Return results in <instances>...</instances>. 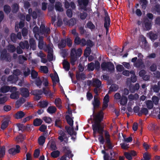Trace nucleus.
<instances>
[{"instance_id":"nucleus-33","label":"nucleus","mask_w":160,"mask_h":160,"mask_svg":"<svg viewBox=\"0 0 160 160\" xmlns=\"http://www.w3.org/2000/svg\"><path fill=\"white\" fill-rule=\"evenodd\" d=\"M118 89V86L116 84H112L109 88L108 93L111 92H115Z\"/></svg>"},{"instance_id":"nucleus-20","label":"nucleus","mask_w":160,"mask_h":160,"mask_svg":"<svg viewBox=\"0 0 160 160\" xmlns=\"http://www.w3.org/2000/svg\"><path fill=\"white\" fill-rule=\"evenodd\" d=\"M128 98L127 97L122 95L121 98L120 99V104L121 105L126 106L128 102Z\"/></svg>"},{"instance_id":"nucleus-3","label":"nucleus","mask_w":160,"mask_h":160,"mask_svg":"<svg viewBox=\"0 0 160 160\" xmlns=\"http://www.w3.org/2000/svg\"><path fill=\"white\" fill-rule=\"evenodd\" d=\"M0 59L2 60H5L10 62L11 60V57L9 53H8L6 49H4L1 52Z\"/></svg>"},{"instance_id":"nucleus-40","label":"nucleus","mask_w":160,"mask_h":160,"mask_svg":"<svg viewBox=\"0 0 160 160\" xmlns=\"http://www.w3.org/2000/svg\"><path fill=\"white\" fill-rule=\"evenodd\" d=\"M57 108L55 106H49L47 109V112L50 114H53L55 112Z\"/></svg>"},{"instance_id":"nucleus-7","label":"nucleus","mask_w":160,"mask_h":160,"mask_svg":"<svg viewBox=\"0 0 160 160\" xmlns=\"http://www.w3.org/2000/svg\"><path fill=\"white\" fill-rule=\"evenodd\" d=\"M31 94L34 96V100L35 101H38L41 98V95L42 94V90L41 89L34 90L31 92Z\"/></svg>"},{"instance_id":"nucleus-31","label":"nucleus","mask_w":160,"mask_h":160,"mask_svg":"<svg viewBox=\"0 0 160 160\" xmlns=\"http://www.w3.org/2000/svg\"><path fill=\"white\" fill-rule=\"evenodd\" d=\"M66 42L64 39H62L58 44V47L60 49H62L66 47Z\"/></svg>"},{"instance_id":"nucleus-57","label":"nucleus","mask_w":160,"mask_h":160,"mask_svg":"<svg viewBox=\"0 0 160 160\" xmlns=\"http://www.w3.org/2000/svg\"><path fill=\"white\" fill-rule=\"evenodd\" d=\"M65 40L67 46L69 47H71L72 44V41L71 39L70 38H68L65 39Z\"/></svg>"},{"instance_id":"nucleus-21","label":"nucleus","mask_w":160,"mask_h":160,"mask_svg":"<svg viewBox=\"0 0 160 160\" xmlns=\"http://www.w3.org/2000/svg\"><path fill=\"white\" fill-rule=\"evenodd\" d=\"M25 113L22 111H20L17 112L15 115V118L17 119H21L25 115Z\"/></svg>"},{"instance_id":"nucleus-62","label":"nucleus","mask_w":160,"mask_h":160,"mask_svg":"<svg viewBox=\"0 0 160 160\" xmlns=\"http://www.w3.org/2000/svg\"><path fill=\"white\" fill-rule=\"evenodd\" d=\"M42 91V94L43 93L49 96H51L52 95L51 92L49 91H48L45 88H43V90Z\"/></svg>"},{"instance_id":"nucleus-38","label":"nucleus","mask_w":160,"mask_h":160,"mask_svg":"<svg viewBox=\"0 0 160 160\" xmlns=\"http://www.w3.org/2000/svg\"><path fill=\"white\" fill-rule=\"evenodd\" d=\"M6 148L4 146L0 147V158H3L5 154Z\"/></svg>"},{"instance_id":"nucleus-32","label":"nucleus","mask_w":160,"mask_h":160,"mask_svg":"<svg viewBox=\"0 0 160 160\" xmlns=\"http://www.w3.org/2000/svg\"><path fill=\"white\" fill-rule=\"evenodd\" d=\"M65 129L68 134L70 135H72L74 133V129L73 126L71 128L68 126H66L65 127Z\"/></svg>"},{"instance_id":"nucleus-6","label":"nucleus","mask_w":160,"mask_h":160,"mask_svg":"<svg viewBox=\"0 0 160 160\" xmlns=\"http://www.w3.org/2000/svg\"><path fill=\"white\" fill-rule=\"evenodd\" d=\"M40 36H42L44 35L46 37H47L50 32V28L48 27H46L44 24H41L40 26Z\"/></svg>"},{"instance_id":"nucleus-54","label":"nucleus","mask_w":160,"mask_h":160,"mask_svg":"<svg viewBox=\"0 0 160 160\" xmlns=\"http://www.w3.org/2000/svg\"><path fill=\"white\" fill-rule=\"evenodd\" d=\"M39 104L40 107L42 108H46L47 107L48 104V103L47 101H40L39 102Z\"/></svg>"},{"instance_id":"nucleus-27","label":"nucleus","mask_w":160,"mask_h":160,"mask_svg":"<svg viewBox=\"0 0 160 160\" xmlns=\"http://www.w3.org/2000/svg\"><path fill=\"white\" fill-rule=\"evenodd\" d=\"M157 85L155 84L153 86L152 88L154 92L158 93L160 90V81H158Z\"/></svg>"},{"instance_id":"nucleus-9","label":"nucleus","mask_w":160,"mask_h":160,"mask_svg":"<svg viewBox=\"0 0 160 160\" xmlns=\"http://www.w3.org/2000/svg\"><path fill=\"white\" fill-rule=\"evenodd\" d=\"M92 104L93 106V114L95 113V109L98 108L100 105V102L98 98L96 96L94 97V99L92 101Z\"/></svg>"},{"instance_id":"nucleus-22","label":"nucleus","mask_w":160,"mask_h":160,"mask_svg":"<svg viewBox=\"0 0 160 160\" xmlns=\"http://www.w3.org/2000/svg\"><path fill=\"white\" fill-rule=\"evenodd\" d=\"M23 76L26 78L31 73V70L28 67H25L23 68Z\"/></svg>"},{"instance_id":"nucleus-18","label":"nucleus","mask_w":160,"mask_h":160,"mask_svg":"<svg viewBox=\"0 0 160 160\" xmlns=\"http://www.w3.org/2000/svg\"><path fill=\"white\" fill-rule=\"evenodd\" d=\"M43 37L42 36L36 38V39L38 41V47L40 49H42L43 48L44 42L43 40Z\"/></svg>"},{"instance_id":"nucleus-34","label":"nucleus","mask_w":160,"mask_h":160,"mask_svg":"<svg viewBox=\"0 0 160 160\" xmlns=\"http://www.w3.org/2000/svg\"><path fill=\"white\" fill-rule=\"evenodd\" d=\"M42 120L40 118H36L33 121V124L35 126H38L42 124Z\"/></svg>"},{"instance_id":"nucleus-28","label":"nucleus","mask_w":160,"mask_h":160,"mask_svg":"<svg viewBox=\"0 0 160 160\" xmlns=\"http://www.w3.org/2000/svg\"><path fill=\"white\" fill-rule=\"evenodd\" d=\"M65 119L71 127L73 126V121L72 119L71 118L69 115H66L65 116Z\"/></svg>"},{"instance_id":"nucleus-58","label":"nucleus","mask_w":160,"mask_h":160,"mask_svg":"<svg viewBox=\"0 0 160 160\" xmlns=\"http://www.w3.org/2000/svg\"><path fill=\"white\" fill-rule=\"evenodd\" d=\"M105 136L106 140V143H109V142H111L110 136L109 133L108 132L106 131L105 132Z\"/></svg>"},{"instance_id":"nucleus-45","label":"nucleus","mask_w":160,"mask_h":160,"mask_svg":"<svg viewBox=\"0 0 160 160\" xmlns=\"http://www.w3.org/2000/svg\"><path fill=\"white\" fill-rule=\"evenodd\" d=\"M62 6L61 3L58 2H57L55 5V8L57 11H58L59 12H62L63 11V9L62 8Z\"/></svg>"},{"instance_id":"nucleus-46","label":"nucleus","mask_w":160,"mask_h":160,"mask_svg":"<svg viewBox=\"0 0 160 160\" xmlns=\"http://www.w3.org/2000/svg\"><path fill=\"white\" fill-rule=\"evenodd\" d=\"M91 47L88 46L85 49L84 52V55L86 57L88 56L90 54L91 52Z\"/></svg>"},{"instance_id":"nucleus-11","label":"nucleus","mask_w":160,"mask_h":160,"mask_svg":"<svg viewBox=\"0 0 160 160\" xmlns=\"http://www.w3.org/2000/svg\"><path fill=\"white\" fill-rule=\"evenodd\" d=\"M62 151L65 153L64 155H66V157H67L69 159L72 158L73 156V154L72 153V151L69 149L68 147H63L62 148Z\"/></svg>"},{"instance_id":"nucleus-61","label":"nucleus","mask_w":160,"mask_h":160,"mask_svg":"<svg viewBox=\"0 0 160 160\" xmlns=\"http://www.w3.org/2000/svg\"><path fill=\"white\" fill-rule=\"evenodd\" d=\"M95 68L94 64L93 62H91L88 64V68L89 70L93 71Z\"/></svg>"},{"instance_id":"nucleus-15","label":"nucleus","mask_w":160,"mask_h":160,"mask_svg":"<svg viewBox=\"0 0 160 160\" xmlns=\"http://www.w3.org/2000/svg\"><path fill=\"white\" fill-rule=\"evenodd\" d=\"M18 79V77H15L13 74L9 76L7 78V81L12 83H16Z\"/></svg>"},{"instance_id":"nucleus-53","label":"nucleus","mask_w":160,"mask_h":160,"mask_svg":"<svg viewBox=\"0 0 160 160\" xmlns=\"http://www.w3.org/2000/svg\"><path fill=\"white\" fill-rule=\"evenodd\" d=\"M81 41V39L78 36L75 38L74 41V43L76 45H79L80 44Z\"/></svg>"},{"instance_id":"nucleus-26","label":"nucleus","mask_w":160,"mask_h":160,"mask_svg":"<svg viewBox=\"0 0 160 160\" xmlns=\"http://www.w3.org/2000/svg\"><path fill=\"white\" fill-rule=\"evenodd\" d=\"M76 77L77 80H80V79L82 80H84L86 78L85 75L83 73H82L80 74L78 72H77L76 73Z\"/></svg>"},{"instance_id":"nucleus-39","label":"nucleus","mask_w":160,"mask_h":160,"mask_svg":"<svg viewBox=\"0 0 160 160\" xmlns=\"http://www.w3.org/2000/svg\"><path fill=\"white\" fill-rule=\"evenodd\" d=\"M19 92H12L10 95V98L11 99H16L19 97Z\"/></svg>"},{"instance_id":"nucleus-17","label":"nucleus","mask_w":160,"mask_h":160,"mask_svg":"<svg viewBox=\"0 0 160 160\" xmlns=\"http://www.w3.org/2000/svg\"><path fill=\"white\" fill-rule=\"evenodd\" d=\"M139 88V85L138 83H136L134 85L130 86L129 89L130 92L132 93H134L136 91L138 90Z\"/></svg>"},{"instance_id":"nucleus-30","label":"nucleus","mask_w":160,"mask_h":160,"mask_svg":"<svg viewBox=\"0 0 160 160\" xmlns=\"http://www.w3.org/2000/svg\"><path fill=\"white\" fill-rule=\"evenodd\" d=\"M101 81L98 79H95L92 82L93 85L97 88H99L101 85Z\"/></svg>"},{"instance_id":"nucleus-60","label":"nucleus","mask_w":160,"mask_h":160,"mask_svg":"<svg viewBox=\"0 0 160 160\" xmlns=\"http://www.w3.org/2000/svg\"><path fill=\"white\" fill-rule=\"evenodd\" d=\"M10 38L11 40L14 43L16 42L17 40V38L16 37V35L14 33H12L10 35Z\"/></svg>"},{"instance_id":"nucleus-2","label":"nucleus","mask_w":160,"mask_h":160,"mask_svg":"<svg viewBox=\"0 0 160 160\" xmlns=\"http://www.w3.org/2000/svg\"><path fill=\"white\" fill-rule=\"evenodd\" d=\"M82 52V49L78 48L77 50L75 48H72L70 52V62L72 65H74L77 58L81 56Z\"/></svg>"},{"instance_id":"nucleus-44","label":"nucleus","mask_w":160,"mask_h":160,"mask_svg":"<svg viewBox=\"0 0 160 160\" xmlns=\"http://www.w3.org/2000/svg\"><path fill=\"white\" fill-rule=\"evenodd\" d=\"M55 104L59 109L62 108L61 100L60 98H56L55 99Z\"/></svg>"},{"instance_id":"nucleus-29","label":"nucleus","mask_w":160,"mask_h":160,"mask_svg":"<svg viewBox=\"0 0 160 160\" xmlns=\"http://www.w3.org/2000/svg\"><path fill=\"white\" fill-rule=\"evenodd\" d=\"M17 127L18 128L19 131L21 130L22 131L26 130H28L30 129V127H26L23 124L18 123L17 124Z\"/></svg>"},{"instance_id":"nucleus-10","label":"nucleus","mask_w":160,"mask_h":160,"mask_svg":"<svg viewBox=\"0 0 160 160\" xmlns=\"http://www.w3.org/2000/svg\"><path fill=\"white\" fill-rule=\"evenodd\" d=\"M151 21L149 20L148 18H145L143 19L142 25L145 27L147 30L151 29L152 27Z\"/></svg>"},{"instance_id":"nucleus-35","label":"nucleus","mask_w":160,"mask_h":160,"mask_svg":"<svg viewBox=\"0 0 160 160\" xmlns=\"http://www.w3.org/2000/svg\"><path fill=\"white\" fill-rule=\"evenodd\" d=\"M10 90V87L7 86H3L1 88L0 92L3 93H5L8 92Z\"/></svg>"},{"instance_id":"nucleus-56","label":"nucleus","mask_w":160,"mask_h":160,"mask_svg":"<svg viewBox=\"0 0 160 160\" xmlns=\"http://www.w3.org/2000/svg\"><path fill=\"white\" fill-rule=\"evenodd\" d=\"M88 16V14L87 12H80L79 14L80 18L82 20H84Z\"/></svg>"},{"instance_id":"nucleus-24","label":"nucleus","mask_w":160,"mask_h":160,"mask_svg":"<svg viewBox=\"0 0 160 160\" xmlns=\"http://www.w3.org/2000/svg\"><path fill=\"white\" fill-rule=\"evenodd\" d=\"M148 113V109L145 108H142L138 113V115L139 116H141L142 114L147 115Z\"/></svg>"},{"instance_id":"nucleus-5","label":"nucleus","mask_w":160,"mask_h":160,"mask_svg":"<svg viewBox=\"0 0 160 160\" xmlns=\"http://www.w3.org/2000/svg\"><path fill=\"white\" fill-rule=\"evenodd\" d=\"M102 68L108 71L111 72L115 70V67L113 63L111 62H103L101 64Z\"/></svg>"},{"instance_id":"nucleus-51","label":"nucleus","mask_w":160,"mask_h":160,"mask_svg":"<svg viewBox=\"0 0 160 160\" xmlns=\"http://www.w3.org/2000/svg\"><path fill=\"white\" fill-rule=\"evenodd\" d=\"M146 105H147V108L149 109H152L153 107V102L151 100L147 101L146 103Z\"/></svg>"},{"instance_id":"nucleus-12","label":"nucleus","mask_w":160,"mask_h":160,"mask_svg":"<svg viewBox=\"0 0 160 160\" xmlns=\"http://www.w3.org/2000/svg\"><path fill=\"white\" fill-rule=\"evenodd\" d=\"M20 94L22 97L26 98L29 95V92L28 89L25 88H20Z\"/></svg>"},{"instance_id":"nucleus-4","label":"nucleus","mask_w":160,"mask_h":160,"mask_svg":"<svg viewBox=\"0 0 160 160\" xmlns=\"http://www.w3.org/2000/svg\"><path fill=\"white\" fill-rule=\"evenodd\" d=\"M104 11L105 16L104 18V26L107 31V32L109 30V28L110 25L111 21L110 17L109 16L107 11L104 9Z\"/></svg>"},{"instance_id":"nucleus-16","label":"nucleus","mask_w":160,"mask_h":160,"mask_svg":"<svg viewBox=\"0 0 160 160\" xmlns=\"http://www.w3.org/2000/svg\"><path fill=\"white\" fill-rule=\"evenodd\" d=\"M33 31L34 33V37L36 38L42 36H40V28L39 29L37 26H35L34 27Z\"/></svg>"},{"instance_id":"nucleus-49","label":"nucleus","mask_w":160,"mask_h":160,"mask_svg":"<svg viewBox=\"0 0 160 160\" xmlns=\"http://www.w3.org/2000/svg\"><path fill=\"white\" fill-rule=\"evenodd\" d=\"M149 34L150 38L152 40H155L158 38L157 34L154 33L152 32H150Z\"/></svg>"},{"instance_id":"nucleus-42","label":"nucleus","mask_w":160,"mask_h":160,"mask_svg":"<svg viewBox=\"0 0 160 160\" xmlns=\"http://www.w3.org/2000/svg\"><path fill=\"white\" fill-rule=\"evenodd\" d=\"M25 99L23 98H20L19 100H17L16 103V106L18 108L22 104L25 102Z\"/></svg>"},{"instance_id":"nucleus-64","label":"nucleus","mask_w":160,"mask_h":160,"mask_svg":"<svg viewBox=\"0 0 160 160\" xmlns=\"http://www.w3.org/2000/svg\"><path fill=\"white\" fill-rule=\"evenodd\" d=\"M41 70L45 73H47L48 72V69L46 66H41L40 67Z\"/></svg>"},{"instance_id":"nucleus-59","label":"nucleus","mask_w":160,"mask_h":160,"mask_svg":"<svg viewBox=\"0 0 160 160\" xmlns=\"http://www.w3.org/2000/svg\"><path fill=\"white\" fill-rule=\"evenodd\" d=\"M31 76L32 79H35L37 78L38 72L34 70H32L31 72Z\"/></svg>"},{"instance_id":"nucleus-55","label":"nucleus","mask_w":160,"mask_h":160,"mask_svg":"<svg viewBox=\"0 0 160 160\" xmlns=\"http://www.w3.org/2000/svg\"><path fill=\"white\" fill-rule=\"evenodd\" d=\"M154 10L157 12L158 14H160V5L158 4H156L153 7Z\"/></svg>"},{"instance_id":"nucleus-36","label":"nucleus","mask_w":160,"mask_h":160,"mask_svg":"<svg viewBox=\"0 0 160 160\" xmlns=\"http://www.w3.org/2000/svg\"><path fill=\"white\" fill-rule=\"evenodd\" d=\"M19 9V5L17 3H14L12 6V12L13 13H17Z\"/></svg>"},{"instance_id":"nucleus-48","label":"nucleus","mask_w":160,"mask_h":160,"mask_svg":"<svg viewBox=\"0 0 160 160\" xmlns=\"http://www.w3.org/2000/svg\"><path fill=\"white\" fill-rule=\"evenodd\" d=\"M45 141V138L43 136H41L38 139V142L39 145H42Z\"/></svg>"},{"instance_id":"nucleus-8","label":"nucleus","mask_w":160,"mask_h":160,"mask_svg":"<svg viewBox=\"0 0 160 160\" xmlns=\"http://www.w3.org/2000/svg\"><path fill=\"white\" fill-rule=\"evenodd\" d=\"M81 45L83 47L87 45L88 47H92L94 44L93 42L90 39H88L87 41L84 38L81 39Z\"/></svg>"},{"instance_id":"nucleus-25","label":"nucleus","mask_w":160,"mask_h":160,"mask_svg":"<svg viewBox=\"0 0 160 160\" xmlns=\"http://www.w3.org/2000/svg\"><path fill=\"white\" fill-rule=\"evenodd\" d=\"M30 48L34 50L36 49V44L35 40L34 39L30 38L29 41Z\"/></svg>"},{"instance_id":"nucleus-52","label":"nucleus","mask_w":160,"mask_h":160,"mask_svg":"<svg viewBox=\"0 0 160 160\" xmlns=\"http://www.w3.org/2000/svg\"><path fill=\"white\" fill-rule=\"evenodd\" d=\"M67 23L70 26H73L76 23V20L74 18H71L67 22Z\"/></svg>"},{"instance_id":"nucleus-50","label":"nucleus","mask_w":160,"mask_h":160,"mask_svg":"<svg viewBox=\"0 0 160 160\" xmlns=\"http://www.w3.org/2000/svg\"><path fill=\"white\" fill-rule=\"evenodd\" d=\"M62 121L60 118L56 119L55 121V126L57 127L62 128V127L61 125Z\"/></svg>"},{"instance_id":"nucleus-23","label":"nucleus","mask_w":160,"mask_h":160,"mask_svg":"<svg viewBox=\"0 0 160 160\" xmlns=\"http://www.w3.org/2000/svg\"><path fill=\"white\" fill-rule=\"evenodd\" d=\"M63 68L67 71H68L70 68V64L66 60H64L62 62Z\"/></svg>"},{"instance_id":"nucleus-43","label":"nucleus","mask_w":160,"mask_h":160,"mask_svg":"<svg viewBox=\"0 0 160 160\" xmlns=\"http://www.w3.org/2000/svg\"><path fill=\"white\" fill-rule=\"evenodd\" d=\"M8 50L9 52L13 53L15 51L16 48L14 45L9 44L8 46Z\"/></svg>"},{"instance_id":"nucleus-63","label":"nucleus","mask_w":160,"mask_h":160,"mask_svg":"<svg viewBox=\"0 0 160 160\" xmlns=\"http://www.w3.org/2000/svg\"><path fill=\"white\" fill-rule=\"evenodd\" d=\"M88 28L90 29H94L95 26L91 21H89L86 24Z\"/></svg>"},{"instance_id":"nucleus-14","label":"nucleus","mask_w":160,"mask_h":160,"mask_svg":"<svg viewBox=\"0 0 160 160\" xmlns=\"http://www.w3.org/2000/svg\"><path fill=\"white\" fill-rule=\"evenodd\" d=\"M20 147L18 145H16V148H12L9 149L8 153L10 154L14 155L20 152Z\"/></svg>"},{"instance_id":"nucleus-19","label":"nucleus","mask_w":160,"mask_h":160,"mask_svg":"<svg viewBox=\"0 0 160 160\" xmlns=\"http://www.w3.org/2000/svg\"><path fill=\"white\" fill-rule=\"evenodd\" d=\"M19 45L20 48L22 49H28L29 48V44L27 41L20 42Z\"/></svg>"},{"instance_id":"nucleus-1","label":"nucleus","mask_w":160,"mask_h":160,"mask_svg":"<svg viewBox=\"0 0 160 160\" xmlns=\"http://www.w3.org/2000/svg\"><path fill=\"white\" fill-rule=\"evenodd\" d=\"M93 117L94 118V124L92 125V129L93 133L95 134L97 132L100 134H102L103 132V128L101 126V122L103 118V113L101 111L96 114L93 113Z\"/></svg>"},{"instance_id":"nucleus-13","label":"nucleus","mask_w":160,"mask_h":160,"mask_svg":"<svg viewBox=\"0 0 160 160\" xmlns=\"http://www.w3.org/2000/svg\"><path fill=\"white\" fill-rule=\"evenodd\" d=\"M134 66L138 68L143 69L145 68V65L141 58H139L135 63Z\"/></svg>"},{"instance_id":"nucleus-37","label":"nucleus","mask_w":160,"mask_h":160,"mask_svg":"<svg viewBox=\"0 0 160 160\" xmlns=\"http://www.w3.org/2000/svg\"><path fill=\"white\" fill-rule=\"evenodd\" d=\"M3 11L6 14H9L11 11V7L7 4L4 5L3 6Z\"/></svg>"},{"instance_id":"nucleus-47","label":"nucleus","mask_w":160,"mask_h":160,"mask_svg":"<svg viewBox=\"0 0 160 160\" xmlns=\"http://www.w3.org/2000/svg\"><path fill=\"white\" fill-rule=\"evenodd\" d=\"M60 152L58 150H56L52 152L51 155L52 157L55 158H58L60 155Z\"/></svg>"},{"instance_id":"nucleus-41","label":"nucleus","mask_w":160,"mask_h":160,"mask_svg":"<svg viewBox=\"0 0 160 160\" xmlns=\"http://www.w3.org/2000/svg\"><path fill=\"white\" fill-rule=\"evenodd\" d=\"M10 122L9 120H6L4 121L2 123L1 126V128L3 130H4L8 126L9 122Z\"/></svg>"}]
</instances>
